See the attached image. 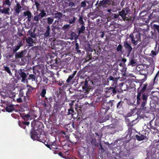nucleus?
Returning a JSON list of instances; mask_svg holds the SVG:
<instances>
[{"instance_id": "nucleus-1", "label": "nucleus", "mask_w": 159, "mask_h": 159, "mask_svg": "<svg viewBox=\"0 0 159 159\" xmlns=\"http://www.w3.org/2000/svg\"><path fill=\"white\" fill-rule=\"evenodd\" d=\"M140 86L142 85V84L140 83ZM143 87L140 90V87L137 89L138 93L137 96V103L138 105L140 104L141 102V98L143 100L142 102L141 106V107L143 109H144L145 104H146L148 97V93L145 92V91L147 89V84H144L142 85Z\"/></svg>"}, {"instance_id": "nucleus-2", "label": "nucleus", "mask_w": 159, "mask_h": 159, "mask_svg": "<svg viewBox=\"0 0 159 159\" xmlns=\"http://www.w3.org/2000/svg\"><path fill=\"white\" fill-rule=\"evenodd\" d=\"M141 35L143 37V43L145 45H146L149 42V38L138 32L131 33L129 35V37L131 39V43L135 45H137L138 41H141Z\"/></svg>"}, {"instance_id": "nucleus-3", "label": "nucleus", "mask_w": 159, "mask_h": 159, "mask_svg": "<svg viewBox=\"0 0 159 159\" xmlns=\"http://www.w3.org/2000/svg\"><path fill=\"white\" fill-rule=\"evenodd\" d=\"M150 61L151 62L150 63L147 67L148 69L146 70L144 68L139 73L140 75L144 76V78L143 79L144 81L147 79L148 74V73L152 74L154 70L155 65L153 59L152 58L151 59H150Z\"/></svg>"}, {"instance_id": "nucleus-4", "label": "nucleus", "mask_w": 159, "mask_h": 159, "mask_svg": "<svg viewBox=\"0 0 159 159\" xmlns=\"http://www.w3.org/2000/svg\"><path fill=\"white\" fill-rule=\"evenodd\" d=\"M131 12L130 9L128 7L123 9L121 11L119 12V15L120 16L123 20L127 21L128 23L131 22L132 20V17L128 14Z\"/></svg>"}, {"instance_id": "nucleus-5", "label": "nucleus", "mask_w": 159, "mask_h": 159, "mask_svg": "<svg viewBox=\"0 0 159 159\" xmlns=\"http://www.w3.org/2000/svg\"><path fill=\"white\" fill-rule=\"evenodd\" d=\"M78 112V113H75L73 114L72 115V117L74 119H76V120L78 121L77 123H76L75 122H74L72 124V125L73 128L76 130L75 132V138L76 139V140H77V141H78L79 139V134H80V132L79 131V125H80V122L78 123V121L80 120V116L79 115Z\"/></svg>"}, {"instance_id": "nucleus-6", "label": "nucleus", "mask_w": 159, "mask_h": 159, "mask_svg": "<svg viewBox=\"0 0 159 159\" xmlns=\"http://www.w3.org/2000/svg\"><path fill=\"white\" fill-rule=\"evenodd\" d=\"M18 73L17 78L19 80H21L22 83L27 84L29 82L27 79L29 73L24 69H20L18 70Z\"/></svg>"}, {"instance_id": "nucleus-7", "label": "nucleus", "mask_w": 159, "mask_h": 159, "mask_svg": "<svg viewBox=\"0 0 159 159\" xmlns=\"http://www.w3.org/2000/svg\"><path fill=\"white\" fill-rule=\"evenodd\" d=\"M82 71L80 70V86H82L83 91H84V93H86L89 91V86H88V81L89 80V79L86 76V78H83L82 76L81 75L82 73Z\"/></svg>"}, {"instance_id": "nucleus-8", "label": "nucleus", "mask_w": 159, "mask_h": 159, "mask_svg": "<svg viewBox=\"0 0 159 159\" xmlns=\"http://www.w3.org/2000/svg\"><path fill=\"white\" fill-rule=\"evenodd\" d=\"M112 105L113 102L111 101L107 102H104L100 110V115L102 116L105 115L110 109V107H111Z\"/></svg>"}, {"instance_id": "nucleus-9", "label": "nucleus", "mask_w": 159, "mask_h": 159, "mask_svg": "<svg viewBox=\"0 0 159 159\" xmlns=\"http://www.w3.org/2000/svg\"><path fill=\"white\" fill-rule=\"evenodd\" d=\"M33 72L37 76L41 77L44 74V68L43 66H37L34 68Z\"/></svg>"}, {"instance_id": "nucleus-10", "label": "nucleus", "mask_w": 159, "mask_h": 159, "mask_svg": "<svg viewBox=\"0 0 159 159\" xmlns=\"http://www.w3.org/2000/svg\"><path fill=\"white\" fill-rule=\"evenodd\" d=\"M151 19H154L155 20H153L152 22L155 21L159 22V9H157L153 10L152 13L150 15Z\"/></svg>"}, {"instance_id": "nucleus-11", "label": "nucleus", "mask_w": 159, "mask_h": 159, "mask_svg": "<svg viewBox=\"0 0 159 159\" xmlns=\"http://www.w3.org/2000/svg\"><path fill=\"white\" fill-rule=\"evenodd\" d=\"M104 91L106 94L109 95L112 94H113L112 95H113L116 94L117 92L115 87H111L105 88Z\"/></svg>"}, {"instance_id": "nucleus-12", "label": "nucleus", "mask_w": 159, "mask_h": 159, "mask_svg": "<svg viewBox=\"0 0 159 159\" xmlns=\"http://www.w3.org/2000/svg\"><path fill=\"white\" fill-rule=\"evenodd\" d=\"M70 141L71 143L74 144V146L72 148L73 150L75 152H76L78 155V156H80L79 144L78 142H75L74 141H73L70 140Z\"/></svg>"}, {"instance_id": "nucleus-13", "label": "nucleus", "mask_w": 159, "mask_h": 159, "mask_svg": "<svg viewBox=\"0 0 159 159\" xmlns=\"http://www.w3.org/2000/svg\"><path fill=\"white\" fill-rule=\"evenodd\" d=\"M143 13V12H142L139 14L140 16L141 17L142 19L143 22H145L146 23H148L149 20L152 19L150 15H149L147 13H146L145 15H142Z\"/></svg>"}, {"instance_id": "nucleus-14", "label": "nucleus", "mask_w": 159, "mask_h": 159, "mask_svg": "<svg viewBox=\"0 0 159 159\" xmlns=\"http://www.w3.org/2000/svg\"><path fill=\"white\" fill-rule=\"evenodd\" d=\"M111 0H102L100 1L99 5L104 8H107L108 6L111 5Z\"/></svg>"}, {"instance_id": "nucleus-15", "label": "nucleus", "mask_w": 159, "mask_h": 159, "mask_svg": "<svg viewBox=\"0 0 159 159\" xmlns=\"http://www.w3.org/2000/svg\"><path fill=\"white\" fill-rule=\"evenodd\" d=\"M112 75H111L108 78L107 80L108 81H112L113 84H115L118 79L117 77V73L115 72H113L112 74Z\"/></svg>"}, {"instance_id": "nucleus-16", "label": "nucleus", "mask_w": 159, "mask_h": 159, "mask_svg": "<svg viewBox=\"0 0 159 159\" xmlns=\"http://www.w3.org/2000/svg\"><path fill=\"white\" fill-rule=\"evenodd\" d=\"M135 137L137 140L138 141L143 140L147 141L148 140V138L146 135H143L140 133H139V135L137 134L135 135Z\"/></svg>"}, {"instance_id": "nucleus-17", "label": "nucleus", "mask_w": 159, "mask_h": 159, "mask_svg": "<svg viewBox=\"0 0 159 159\" xmlns=\"http://www.w3.org/2000/svg\"><path fill=\"white\" fill-rule=\"evenodd\" d=\"M124 47L126 49L128 52V53L130 54L132 49V48L129 44L128 42L125 41L124 42Z\"/></svg>"}, {"instance_id": "nucleus-18", "label": "nucleus", "mask_w": 159, "mask_h": 159, "mask_svg": "<svg viewBox=\"0 0 159 159\" xmlns=\"http://www.w3.org/2000/svg\"><path fill=\"white\" fill-rule=\"evenodd\" d=\"M30 135L31 137L33 139L37 140L39 139V137L38 136L39 134L35 131L33 130L31 132Z\"/></svg>"}, {"instance_id": "nucleus-19", "label": "nucleus", "mask_w": 159, "mask_h": 159, "mask_svg": "<svg viewBox=\"0 0 159 159\" xmlns=\"http://www.w3.org/2000/svg\"><path fill=\"white\" fill-rule=\"evenodd\" d=\"M27 87L28 88V90L26 93V95L28 98L30 96V94L32 93L33 91L35 89V88L29 84L27 85Z\"/></svg>"}, {"instance_id": "nucleus-20", "label": "nucleus", "mask_w": 159, "mask_h": 159, "mask_svg": "<svg viewBox=\"0 0 159 159\" xmlns=\"http://www.w3.org/2000/svg\"><path fill=\"white\" fill-rule=\"evenodd\" d=\"M30 124L29 121L21 122L19 121L18 123L19 126L24 129H25L26 126H28Z\"/></svg>"}, {"instance_id": "nucleus-21", "label": "nucleus", "mask_w": 159, "mask_h": 159, "mask_svg": "<svg viewBox=\"0 0 159 159\" xmlns=\"http://www.w3.org/2000/svg\"><path fill=\"white\" fill-rule=\"evenodd\" d=\"M56 145V142H54L52 143L50 145L51 148H49L50 149L55 152L58 151L59 150V148H58Z\"/></svg>"}, {"instance_id": "nucleus-22", "label": "nucleus", "mask_w": 159, "mask_h": 159, "mask_svg": "<svg viewBox=\"0 0 159 159\" xmlns=\"http://www.w3.org/2000/svg\"><path fill=\"white\" fill-rule=\"evenodd\" d=\"M23 14L25 16H27L28 20V21H30L31 20L32 15L30 11L27 10L26 11L24 12Z\"/></svg>"}, {"instance_id": "nucleus-23", "label": "nucleus", "mask_w": 159, "mask_h": 159, "mask_svg": "<svg viewBox=\"0 0 159 159\" xmlns=\"http://www.w3.org/2000/svg\"><path fill=\"white\" fill-rule=\"evenodd\" d=\"M14 109V108L13 105L10 104L7 105L5 108L6 111L8 112H12Z\"/></svg>"}, {"instance_id": "nucleus-24", "label": "nucleus", "mask_w": 159, "mask_h": 159, "mask_svg": "<svg viewBox=\"0 0 159 159\" xmlns=\"http://www.w3.org/2000/svg\"><path fill=\"white\" fill-rule=\"evenodd\" d=\"M80 25H82V26L80 27V34L82 33L85 30V27L84 26V24L83 20V18L82 16H80Z\"/></svg>"}, {"instance_id": "nucleus-25", "label": "nucleus", "mask_w": 159, "mask_h": 159, "mask_svg": "<svg viewBox=\"0 0 159 159\" xmlns=\"http://www.w3.org/2000/svg\"><path fill=\"white\" fill-rule=\"evenodd\" d=\"M10 8L8 7L6 8H4L3 7L0 6V12L2 13L5 14H8L9 11L10 10Z\"/></svg>"}, {"instance_id": "nucleus-26", "label": "nucleus", "mask_w": 159, "mask_h": 159, "mask_svg": "<svg viewBox=\"0 0 159 159\" xmlns=\"http://www.w3.org/2000/svg\"><path fill=\"white\" fill-rule=\"evenodd\" d=\"M26 42L29 44V46L31 47L33 46V43H34V41L31 37H28L26 39Z\"/></svg>"}, {"instance_id": "nucleus-27", "label": "nucleus", "mask_w": 159, "mask_h": 159, "mask_svg": "<svg viewBox=\"0 0 159 159\" xmlns=\"http://www.w3.org/2000/svg\"><path fill=\"white\" fill-rule=\"evenodd\" d=\"M21 8L22 7L20 3H17L16 4V7L15 9V11L16 14L18 15L19 14Z\"/></svg>"}, {"instance_id": "nucleus-28", "label": "nucleus", "mask_w": 159, "mask_h": 159, "mask_svg": "<svg viewBox=\"0 0 159 159\" xmlns=\"http://www.w3.org/2000/svg\"><path fill=\"white\" fill-rule=\"evenodd\" d=\"M21 116L25 120V121H28L30 119V116L29 114H22Z\"/></svg>"}, {"instance_id": "nucleus-29", "label": "nucleus", "mask_w": 159, "mask_h": 159, "mask_svg": "<svg viewBox=\"0 0 159 159\" xmlns=\"http://www.w3.org/2000/svg\"><path fill=\"white\" fill-rule=\"evenodd\" d=\"M50 33V28L49 25L47 26L46 27V30L45 32L43 34L45 37H48L49 36Z\"/></svg>"}, {"instance_id": "nucleus-30", "label": "nucleus", "mask_w": 159, "mask_h": 159, "mask_svg": "<svg viewBox=\"0 0 159 159\" xmlns=\"http://www.w3.org/2000/svg\"><path fill=\"white\" fill-rule=\"evenodd\" d=\"M76 71H74L73 73L71 75L69 76L68 78L66 80V82L67 83H70V82L71 80L73 79V78L75 76L76 73Z\"/></svg>"}, {"instance_id": "nucleus-31", "label": "nucleus", "mask_w": 159, "mask_h": 159, "mask_svg": "<svg viewBox=\"0 0 159 159\" xmlns=\"http://www.w3.org/2000/svg\"><path fill=\"white\" fill-rule=\"evenodd\" d=\"M19 45L13 48V51L14 53H16V52L20 49V47L22 46V41H20V42H19Z\"/></svg>"}, {"instance_id": "nucleus-32", "label": "nucleus", "mask_w": 159, "mask_h": 159, "mask_svg": "<svg viewBox=\"0 0 159 159\" xmlns=\"http://www.w3.org/2000/svg\"><path fill=\"white\" fill-rule=\"evenodd\" d=\"M62 13L60 12H57L56 13L54 14V18L59 20L62 17Z\"/></svg>"}, {"instance_id": "nucleus-33", "label": "nucleus", "mask_w": 159, "mask_h": 159, "mask_svg": "<svg viewBox=\"0 0 159 159\" xmlns=\"http://www.w3.org/2000/svg\"><path fill=\"white\" fill-rule=\"evenodd\" d=\"M36 75H34L32 74L29 75L28 77H27V79H28V81L31 80L32 81H34L36 79Z\"/></svg>"}, {"instance_id": "nucleus-34", "label": "nucleus", "mask_w": 159, "mask_h": 159, "mask_svg": "<svg viewBox=\"0 0 159 159\" xmlns=\"http://www.w3.org/2000/svg\"><path fill=\"white\" fill-rule=\"evenodd\" d=\"M46 13L45 12L44 10H42L41 11L40 13L39 14V16L40 17L41 19L46 16Z\"/></svg>"}, {"instance_id": "nucleus-35", "label": "nucleus", "mask_w": 159, "mask_h": 159, "mask_svg": "<svg viewBox=\"0 0 159 159\" xmlns=\"http://www.w3.org/2000/svg\"><path fill=\"white\" fill-rule=\"evenodd\" d=\"M144 68V67L142 65H139L136 66V69L137 71L139 72L140 73Z\"/></svg>"}, {"instance_id": "nucleus-36", "label": "nucleus", "mask_w": 159, "mask_h": 159, "mask_svg": "<svg viewBox=\"0 0 159 159\" xmlns=\"http://www.w3.org/2000/svg\"><path fill=\"white\" fill-rule=\"evenodd\" d=\"M23 52H16L15 55V59L21 58L23 56Z\"/></svg>"}, {"instance_id": "nucleus-37", "label": "nucleus", "mask_w": 159, "mask_h": 159, "mask_svg": "<svg viewBox=\"0 0 159 159\" xmlns=\"http://www.w3.org/2000/svg\"><path fill=\"white\" fill-rule=\"evenodd\" d=\"M78 38V36H77L75 33L74 32L71 33L70 35V39H74L76 41Z\"/></svg>"}, {"instance_id": "nucleus-38", "label": "nucleus", "mask_w": 159, "mask_h": 159, "mask_svg": "<svg viewBox=\"0 0 159 159\" xmlns=\"http://www.w3.org/2000/svg\"><path fill=\"white\" fill-rule=\"evenodd\" d=\"M3 67L4 68V70L6 71L8 73L9 75H12V73H11V70L9 67L7 66H4Z\"/></svg>"}, {"instance_id": "nucleus-39", "label": "nucleus", "mask_w": 159, "mask_h": 159, "mask_svg": "<svg viewBox=\"0 0 159 159\" xmlns=\"http://www.w3.org/2000/svg\"><path fill=\"white\" fill-rule=\"evenodd\" d=\"M28 34L30 35V36L31 37H32L34 38H36V35L34 32H32V31L30 30H29V31H28Z\"/></svg>"}, {"instance_id": "nucleus-40", "label": "nucleus", "mask_w": 159, "mask_h": 159, "mask_svg": "<svg viewBox=\"0 0 159 159\" xmlns=\"http://www.w3.org/2000/svg\"><path fill=\"white\" fill-rule=\"evenodd\" d=\"M45 100L47 102V103L48 104H49L52 101L53 98L51 97H49L48 98L47 97H45Z\"/></svg>"}, {"instance_id": "nucleus-41", "label": "nucleus", "mask_w": 159, "mask_h": 159, "mask_svg": "<svg viewBox=\"0 0 159 159\" xmlns=\"http://www.w3.org/2000/svg\"><path fill=\"white\" fill-rule=\"evenodd\" d=\"M123 101H120L116 105V108L119 110L120 109L122 106V104L123 103Z\"/></svg>"}, {"instance_id": "nucleus-42", "label": "nucleus", "mask_w": 159, "mask_h": 159, "mask_svg": "<svg viewBox=\"0 0 159 159\" xmlns=\"http://www.w3.org/2000/svg\"><path fill=\"white\" fill-rule=\"evenodd\" d=\"M47 139L46 138L44 137L43 138L40 135L39 137V139H38V141L44 143L47 141Z\"/></svg>"}, {"instance_id": "nucleus-43", "label": "nucleus", "mask_w": 159, "mask_h": 159, "mask_svg": "<svg viewBox=\"0 0 159 159\" xmlns=\"http://www.w3.org/2000/svg\"><path fill=\"white\" fill-rule=\"evenodd\" d=\"M47 22L48 24L50 25L52 24L54 20L53 18L52 17H48L47 18Z\"/></svg>"}, {"instance_id": "nucleus-44", "label": "nucleus", "mask_w": 159, "mask_h": 159, "mask_svg": "<svg viewBox=\"0 0 159 159\" xmlns=\"http://www.w3.org/2000/svg\"><path fill=\"white\" fill-rule=\"evenodd\" d=\"M157 44H156L155 47L154 48L155 50H152L151 52V53L153 55V56H156L158 52V50H157Z\"/></svg>"}, {"instance_id": "nucleus-45", "label": "nucleus", "mask_w": 159, "mask_h": 159, "mask_svg": "<svg viewBox=\"0 0 159 159\" xmlns=\"http://www.w3.org/2000/svg\"><path fill=\"white\" fill-rule=\"evenodd\" d=\"M46 93V90L45 89H43L40 93V95L42 97H45Z\"/></svg>"}, {"instance_id": "nucleus-46", "label": "nucleus", "mask_w": 159, "mask_h": 159, "mask_svg": "<svg viewBox=\"0 0 159 159\" xmlns=\"http://www.w3.org/2000/svg\"><path fill=\"white\" fill-rule=\"evenodd\" d=\"M88 47L85 48L86 51L87 52H92L93 49L91 48L89 43L88 44Z\"/></svg>"}, {"instance_id": "nucleus-47", "label": "nucleus", "mask_w": 159, "mask_h": 159, "mask_svg": "<svg viewBox=\"0 0 159 159\" xmlns=\"http://www.w3.org/2000/svg\"><path fill=\"white\" fill-rule=\"evenodd\" d=\"M91 143L93 145L97 146V141L96 139H92L91 141Z\"/></svg>"}, {"instance_id": "nucleus-48", "label": "nucleus", "mask_w": 159, "mask_h": 159, "mask_svg": "<svg viewBox=\"0 0 159 159\" xmlns=\"http://www.w3.org/2000/svg\"><path fill=\"white\" fill-rule=\"evenodd\" d=\"M41 19L39 17L38 14L36 16H35L34 17V20L38 22L39 20Z\"/></svg>"}, {"instance_id": "nucleus-49", "label": "nucleus", "mask_w": 159, "mask_h": 159, "mask_svg": "<svg viewBox=\"0 0 159 159\" xmlns=\"http://www.w3.org/2000/svg\"><path fill=\"white\" fill-rule=\"evenodd\" d=\"M122 48L121 45L119 44L116 48V50L117 52H122Z\"/></svg>"}, {"instance_id": "nucleus-50", "label": "nucleus", "mask_w": 159, "mask_h": 159, "mask_svg": "<svg viewBox=\"0 0 159 159\" xmlns=\"http://www.w3.org/2000/svg\"><path fill=\"white\" fill-rule=\"evenodd\" d=\"M68 112L67 113V115H69L71 114H72L74 112V111L73 110V108L69 109L68 110Z\"/></svg>"}, {"instance_id": "nucleus-51", "label": "nucleus", "mask_w": 159, "mask_h": 159, "mask_svg": "<svg viewBox=\"0 0 159 159\" xmlns=\"http://www.w3.org/2000/svg\"><path fill=\"white\" fill-rule=\"evenodd\" d=\"M153 27L154 30H157L158 33L159 34V25H158L156 24H154L153 25Z\"/></svg>"}, {"instance_id": "nucleus-52", "label": "nucleus", "mask_w": 159, "mask_h": 159, "mask_svg": "<svg viewBox=\"0 0 159 159\" xmlns=\"http://www.w3.org/2000/svg\"><path fill=\"white\" fill-rule=\"evenodd\" d=\"M70 26L69 24H66L64 25L63 27V30H66L68 29Z\"/></svg>"}, {"instance_id": "nucleus-53", "label": "nucleus", "mask_w": 159, "mask_h": 159, "mask_svg": "<svg viewBox=\"0 0 159 159\" xmlns=\"http://www.w3.org/2000/svg\"><path fill=\"white\" fill-rule=\"evenodd\" d=\"M49 80L45 77H43V81L45 83L47 84L48 83Z\"/></svg>"}, {"instance_id": "nucleus-54", "label": "nucleus", "mask_w": 159, "mask_h": 159, "mask_svg": "<svg viewBox=\"0 0 159 159\" xmlns=\"http://www.w3.org/2000/svg\"><path fill=\"white\" fill-rule=\"evenodd\" d=\"M119 15H117L115 13H112L111 16L113 17V18L116 19L119 16Z\"/></svg>"}, {"instance_id": "nucleus-55", "label": "nucleus", "mask_w": 159, "mask_h": 159, "mask_svg": "<svg viewBox=\"0 0 159 159\" xmlns=\"http://www.w3.org/2000/svg\"><path fill=\"white\" fill-rule=\"evenodd\" d=\"M129 63L131 65H132V66H134L136 63V62L134 59H131Z\"/></svg>"}, {"instance_id": "nucleus-56", "label": "nucleus", "mask_w": 159, "mask_h": 159, "mask_svg": "<svg viewBox=\"0 0 159 159\" xmlns=\"http://www.w3.org/2000/svg\"><path fill=\"white\" fill-rule=\"evenodd\" d=\"M75 48L77 50L78 52H80V50L79 49V45L78 43H76L75 44Z\"/></svg>"}, {"instance_id": "nucleus-57", "label": "nucleus", "mask_w": 159, "mask_h": 159, "mask_svg": "<svg viewBox=\"0 0 159 159\" xmlns=\"http://www.w3.org/2000/svg\"><path fill=\"white\" fill-rule=\"evenodd\" d=\"M48 148H50L51 146L50 145L48 144V142L46 141L44 143H43Z\"/></svg>"}, {"instance_id": "nucleus-58", "label": "nucleus", "mask_w": 159, "mask_h": 159, "mask_svg": "<svg viewBox=\"0 0 159 159\" xmlns=\"http://www.w3.org/2000/svg\"><path fill=\"white\" fill-rule=\"evenodd\" d=\"M68 6L71 7H73L75 6V3L72 2H70L69 3Z\"/></svg>"}, {"instance_id": "nucleus-59", "label": "nucleus", "mask_w": 159, "mask_h": 159, "mask_svg": "<svg viewBox=\"0 0 159 159\" xmlns=\"http://www.w3.org/2000/svg\"><path fill=\"white\" fill-rule=\"evenodd\" d=\"M158 76H159V71H158V72H157V73L156 74V75L154 79V82H155L156 79L157 78V77Z\"/></svg>"}, {"instance_id": "nucleus-60", "label": "nucleus", "mask_w": 159, "mask_h": 159, "mask_svg": "<svg viewBox=\"0 0 159 159\" xmlns=\"http://www.w3.org/2000/svg\"><path fill=\"white\" fill-rule=\"evenodd\" d=\"M5 3L6 4L8 5H11V3L9 0H5Z\"/></svg>"}, {"instance_id": "nucleus-61", "label": "nucleus", "mask_w": 159, "mask_h": 159, "mask_svg": "<svg viewBox=\"0 0 159 159\" xmlns=\"http://www.w3.org/2000/svg\"><path fill=\"white\" fill-rule=\"evenodd\" d=\"M86 5V2L85 1H83L81 2V7H84Z\"/></svg>"}, {"instance_id": "nucleus-62", "label": "nucleus", "mask_w": 159, "mask_h": 159, "mask_svg": "<svg viewBox=\"0 0 159 159\" xmlns=\"http://www.w3.org/2000/svg\"><path fill=\"white\" fill-rule=\"evenodd\" d=\"M100 33L101 34H100L99 36L100 37H101V38H103L104 36V33L103 31L100 32Z\"/></svg>"}, {"instance_id": "nucleus-63", "label": "nucleus", "mask_w": 159, "mask_h": 159, "mask_svg": "<svg viewBox=\"0 0 159 159\" xmlns=\"http://www.w3.org/2000/svg\"><path fill=\"white\" fill-rule=\"evenodd\" d=\"M55 62H53V64H55L57 66L59 64V62H58V60L57 59H55Z\"/></svg>"}, {"instance_id": "nucleus-64", "label": "nucleus", "mask_w": 159, "mask_h": 159, "mask_svg": "<svg viewBox=\"0 0 159 159\" xmlns=\"http://www.w3.org/2000/svg\"><path fill=\"white\" fill-rule=\"evenodd\" d=\"M17 102H18L20 103L22 102V100L21 98H19L17 99Z\"/></svg>"}]
</instances>
